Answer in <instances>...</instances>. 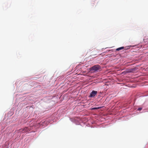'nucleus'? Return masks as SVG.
<instances>
[{"mask_svg":"<svg viewBox=\"0 0 148 148\" xmlns=\"http://www.w3.org/2000/svg\"><path fill=\"white\" fill-rule=\"evenodd\" d=\"M101 69V67L99 65H95L90 69V71H100Z\"/></svg>","mask_w":148,"mask_h":148,"instance_id":"nucleus-1","label":"nucleus"},{"mask_svg":"<svg viewBox=\"0 0 148 148\" xmlns=\"http://www.w3.org/2000/svg\"><path fill=\"white\" fill-rule=\"evenodd\" d=\"M97 91L93 90L90 93L89 97H94L97 95Z\"/></svg>","mask_w":148,"mask_h":148,"instance_id":"nucleus-2","label":"nucleus"},{"mask_svg":"<svg viewBox=\"0 0 148 148\" xmlns=\"http://www.w3.org/2000/svg\"><path fill=\"white\" fill-rule=\"evenodd\" d=\"M21 130L23 131H24V132H28L30 130L27 127H25L23 129H22L21 130H20L21 131Z\"/></svg>","mask_w":148,"mask_h":148,"instance_id":"nucleus-3","label":"nucleus"},{"mask_svg":"<svg viewBox=\"0 0 148 148\" xmlns=\"http://www.w3.org/2000/svg\"><path fill=\"white\" fill-rule=\"evenodd\" d=\"M124 49L123 47H120L116 49V51H119L123 49Z\"/></svg>","mask_w":148,"mask_h":148,"instance_id":"nucleus-4","label":"nucleus"},{"mask_svg":"<svg viewBox=\"0 0 148 148\" xmlns=\"http://www.w3.org/2000/svg\"><path fill=\"white\" fill-rule=\"evenodd\" d=\"M134 70V69H130L128 71H127L128 73H131L133 72V71Z\"/></svg>","mask_w":148,"mask_h":148,"instance_id":"nucleus-5","label":"nucleus"},{"mask_svg":"<svg viewBox=\"0 0 148 148\" xmlns=\"http://www.w3.org/2000/svg\"><path fill=\"white\" fill-rule=\"evenodd\" d=\"M99 108H99V107H98V108H92V109L93 110H94L97 109H99Z\"/></svg>","mask_w":148,"mask_h":148,"instance_id":"nucleus-6","label":"nucleus"},{"mask_svg":"<svg viewBox=\"0 0 148 148\" xmlns=\"http://www.w3.org/2000/svg\"><path fill=\"white\" fill-rule=\"evenodd\" d=\"M142 109V108H139L138 109V110H139V111H140V110H141Z\"/></svg>","mask_w":148,"mask_h":148,"instance_id":"nucleus-7","label":"nucleus"},{"mask_svg":"<svg viewBox=\"0 0 148 148\" xmlns=\"http://www.w3.org/2000/svg\"><path fill=\"white\" fill-rule=\"evenodd\" d=\"M21 129H20V130H19L20 132H23V130H21H21H21Z\"/></svg>","mask_w":148,"mask_h":148,"instance_id":"nucleus-8","label":"nucleus"},{"mask_svg":"<svg viewBox=\"0 0 148 148\" xmlns=\"http://www.w3.org/2000/svg\"><path fill=\"white\" fill-rule=\"evenodd\" d=\"M96 55L97 54H94L93 55H91V56H92V55Z\"/></svg>","mask_w":148,"mask_h":148,"instance_id":"nucleus-9","label":"nucleus"}]
</instances>
